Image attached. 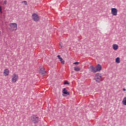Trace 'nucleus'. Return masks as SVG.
Here are the masks:
<instances>
[{
    "instance_id": "nucleus-1",
    "label": "nucleus",
    "mask_w": 126,
    "mask_h": 126,
    "mask_svg": "<svg viewBox=\"0 0 126 126\" xmlns=\"http://www.w3.org/2000/svg\"><path fill=\"white\" fill-rule=\"evenodd\" d=\"M9 30L10 32H15L17 31V24L16 23H11L9 24Z\"/></svg>"
},
{
    "instance_id": "nucleus-2",
    "label": "nucleus",
    "mask_w": 126,
    "mask_h": 126,
    "mask_svg": "<svg viewBox=\"0 0 126 126\" xmlns=\"http://www.w3.org/2000/svg\"><path fill=\"white\" fill-rule=\"evenodd\" d=\"M19 79V76L18 74L16 73H14L11 75V81L12 83H16Z\"/></svg>"
},
{
    "instance_id": "nucleus-3",
    "label": "nucleus",
    "mask_w": 126,
    "mask_h": 126,
    "mask_svg": "<svg viewBox=\"0 0 126 126\" xmlns=\"http://www.w3.org/2000/svg\"><path fill=\"white\" fill-rule=\"evenodd\" d=\"M94 80L98 83L101 82V81L103 80V75H102V74L99 73H96L94 76Z\"/></svg>"
},
{
    "instance_id": "nucleus-4",
    "label": "nucleus",
    "mask_w": 126,
    "mask_h": 126,
    "mask_svg": "<svg viewBox=\"0 0 126 126\" xmlns=\"http://www.w3.org/2000/svg\"><path fill=\"white\" fill-rule=\"evenodd\" d=\"M31 121L33 124H38L40 122L39 117L37 115H32L31 116Z\"/></svg>"
},
{
    "instance_id": "nucleus-5",
    "label": "nucleus",
    "mask_w": 126,
    "mask_h": 126,
    "mask_svg": "<svg viewBox=\"0 0 126 126\" xmlns=\"http://www.w3.org/2000/svg\"><path fill=\"white\" fill-rule=\"evenodd\" d=\"M32 19L34 22H38L40 21V16L38 14L34 13L32 15Z\"/></svg>"
},
{
    "instance_id": "nucleus-6",
    "label": "nucleus",
    "mask_w": 126,
    "mask_h": 126,
    "mask_svg": "<svg viewBox=\"0 0 126 126\" xmlns=\"http://www.w3.org/2000/svg\"><path fill=\"white\" fill-rule=\"evenodd\" d=\"M111 13L113 16H117L118 15V9L112 8L111 9Z\"/></svg>"
},
{
    "instance_id": "nucleus-7",
    "label": "nucleus",
    "mask_w": 126,
    "mask_h": 126,
    "mask_svg": "<svg viewBox=\"0 0 126 126\" xmlns=\"http://www.w3.org/2000/svg\"><path fill=\"white\" fill-rule=\"evenodd\" d=\"M10 71L9 69L5 68L3 71V74L5 77H6L9 75Z\"/></svg>"
},
{
    "instance_id": "nucleus-8",
    "label": "nucleus",
    "mask_w": 126,
    "mask_h": 126,
    "mask_svg": "<svg viewBox=\"0 0 126 126\" xmlns=\"http://www.w3.org/2000/svg\"><path fill=\"white\" fill-rule=\"evenodd\" d=\"M89 69L91 70L92 72H93L94 73H96V67L93 66V65H91L89 67Z\"/></svg>"
},
{
    "instance_id": "nucleus-9",
    "label": "nucleus",
    "mask_w": 126,
    "mask_h": 126,
    "mask_svg": "<svg viewBox=\"0 0 126 126\" xmlns=\"http://www.w3.org/2000/svg\"><path fill=\"white\" fill-rule=\"evenodd\" d=\"M95 70L96 72H100V70H102V66L100 64H98L95 67Z\"/></svg>"
},
{
    "instance_id": "nucleus-10",
    "label": "nucleus",
    "mask_w": 126,
    "mask_h": 126,
    "mask_svg": "<svg viewBox=\"0 0 126 126\" xmlns=\"http://www.w3.org/2000/svg\"><path fill=\"white\" fill-rule=\"evenodd\" d=\"M39 72L40 73H41V74H45V73H46L45 68H44V67H40Z\"/></svg>"
},
{
    "instance_id": "nucleus-11",
    "label": "nucleus",
    "mask_w": 126,
    "mask_h": 126,
    "mask_svg": "<svg viewBox=\"0 0 126 126\" xmlns=\"http://www.w3.org/2000/svg\"><path fill=\"white\" fill-rule=\"evenodd\" d=\"M112 49H113L114 51H117L119 49V45L116 44H113L112 45Z\"/></svg>"
},
{
    "instance_id": "nucleus-12",
    "label": "nucleus",
    "mask_w": 126,
    "mask_h": 126,
    "mask_svg": "<svg viewBox=\"0 0 126 126\" xmlns=\"http://www.w3.org/2000/svg\"><path fill=\"white\" fill-rule=\"evenodd\" d=\"M57 57H58L59 60L61 61V63H62V64H64V60H63V58H62L61 57V56H60V55H58Z\"/></svg>"
},
{
    "instance_id": "nucleus-13",
    "label": "nucleus",
    "mask_w": 126,
    "mask_h": 126,
    "mask_svg": "<svg viewBox=\"0 0 126 126\" xmlns=\"http://www.w3.org/2000/svg\"><path fill=\"white\" fill-rule=\"evenodd\" d=\"M63 94H64L65 95H69V92H67V90L65 88H64L63 89Z\"/></svg>"
},
{
    "instance_id": "nucleus-14",
    "label": "nucleus",
    "mask_w": 126,
    "mask_h": 126,
    "mask_svg": "<svg viewBox=\"0 0 126 126\" xmlns=\"http://www.w3.org/2000/svg\"><path fill=\"white\" fill-rule=\"evenodd\" d=\"M115 63H121V59L119 57H117L115 59Z\"/></svg>"
},
{
    "instance_id": "nucleus-15",
    "label": "nucleus",
    "mask_w": 126,
    "mask_h": 126,
    "mask_svg": "<svg viewBox=\"0 0 126 126\" xmlns=\"http://www.w3.org/2000/svg\"><path fill=\"white\" fill-rule=\"evenodd\" d=\"M122 104L124 105V106H126V96L123 98L122 100Z\"/></svg>"
},
{
    "instance_id": "nucleus-16",
    "label": "nucleus",
    "mask_w": 126,
    "mask_h": 126,
    "mask_svg": "<svg viewBox=\"0 0 126 126\" xmlns=\"http://www.w3.org/2000/svg\"><path fill=\"white\" fill-rule=\"evenodd\" d=\"M74 69L75 71H80V67H74Z\"/></svg>"
},
{
    "instance_id": "nucleus-17",
    "label": "nucleus",
    "mask_w": 126,
    "mask_h": 126,
    "mask_svg": "<svg viewBox=\"0 0 126 126\" xmlns=\"http://www.w3.org/2000/svg\"><path fill=\"white\" fill-rule=\"evenodd\" d=\"M0 13L2 14V9L1 8V6H0Z\"/></svg>"
},
{
    "instance_id": "nucleus-18",
    "label": "nucleus",
    "mask_w": 126,
    "mask_h": 126,
    "mask_svg": "<svg viewBox=\"0 0 126 126\" xmlns=\"http://www.w3.org/2000/svg\"><path fill=\"white\" fill-rule=\"evenodd\" d=\"M64 85L69 84V83H68V82H67V81H65L64 82Z\"/></svg>"
},
{
    "instance_id": "nucleus-19",
    "label": "nucleus",
    "mask_w": 126,
    "mask_h": 126,
    "mask_svg": "<svg viewBox=\"0 0 126 126\" xmlns=\"http://www.w3.org/2000/svg\"><path fill=\"white\" fill-rule=\"evenodd\" d=\"M60 46L61 48H63V43L60 42Z\"/></svg>"
},
{
    "instance_id": "nucleus-20",
    "label": "nucleus",
    "mask_w": 126,
    "mask_h": 126,
    "mask_svg": "<svg viewBox=\"0 0 126 126\" xmlns=\"http://www.w3.org/2000/svg\"><path fill=\"white\" fill-rule=\"evenodd\" d=\"M22 3H24L25 4V5H27V1H24L22 2Z\"/></svg>"
},
{
    "instance_id": "nucleus-21",
    "label": "nucleus",
    "mask_w": 126,
    "mask_h": 126,
    "mask_svg": "<svg viewBox=\"0 0 126 126\" xmlns=\"http://www.w3.org/2000/svg\"><path fill=\"white\" fill-rule=\"evenodd\" d=\"M73 64H79V62H75L74 63H73Z\"/></svg>"
},
{
    "instance_id": "nucleus-22",
    "label": "nucleus",
    "mask_w": 126,
    "mask_h": 126,
    "mask_svg": "<svg viewBox=\"0 0 126 126\" xmlns=\"http://www.w3.org/2000/svg\"><path fill=\"white\" fill-rule=\"evenodd\" d=\"M7 4V1L6 0H5L4 1V4Z\"/></svg>"
},
{
    "instance_id": "nucleus-23",
    "label": "nucleus",
    "mask_w": 126,
    "mask_h": 126,
    "mask_svg": "<svg viewBox=\"0 0 126 126\" xmlns=\"http://www.w3.org/2000/svg\"><path fill=\"white\" fill-rule=\"evenodd\" d=\"M123 91H126V89L124 88V89H123Z\"/></svg>"
}]
</instances>
